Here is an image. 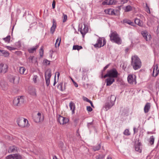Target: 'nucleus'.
<instances>
[{"label": "nucleus", "instance_id": "nucleus-55", "mask_svg": "<svg viewBox=\"0 0 159 159\" xmlns=\"http://www.w3.org/2000/svg\"><path fill=\"white\" fill-rule=\"evenodd\" d=\"M146 9L147 10V11L148 13H150V11L149 8V7L148 6L147 4V3H146Z\"/></svg>", "mask_w": 159, "mask_h": 159}, {"label": "nucleus", "instance_id": "nucleus-14", "mask_svg": "<svg viewBox=\"0 0 159 159\" xmlns=\"http://www.w3.org/2000/svg\"><path fill=\"white\" fill-rule=\"evenodd\" d=\"M0 86L1 89L4 90H6L8 87L7 82L3 80L0 81Z\"/></svg>", "mask_w": 159, "mask_h": 159}, {"label": "nucleus", "instance_id": "nucleus-9", "mask_svg": "<svg viewBox=\"0 0 159 159\" xmlns=\"http://www.w3.org/2000/svg\"><path fill=\"white\" fill-rule=\"evenodd\" d=\"M141 34L144 39L147 41H149L151 39L150 34L146 31H142Z\"/></svg>", "mask_w": 159, "mask_h": 159}, {"label": "nucleus", "instance_id": "nucleus-62", "mask_svg": "<svg viewBox=\"0 0 159 159\" xmlns=\"http://www.w3.org/2000/svg\"><path fill=\"white\" fill-rule=\"evenodd\" d=\"M74 84L75 87H78V85L75 82H74Z\"/></svg>", "mask_w": 159, "mask_h": 159}, {"label": "nucleus", "instance_id": "nucleus-29", "mask_svg": "<svg viewBox=\"0 0 159 159\" xmlns=\"http://www.w3.org/2000/svg\"><path fill=\"white\" fill-rule=\"evenodd\" d=\"M61 38L60 37H58L57 39L56 40V42L55 43V46L56 48L59 47L61 43Z\"/></svg>", "mask_w": 159, "mask_h": 159}, {"label": "nucleus", "instance_id": "nucleus-33", "mask_svg": "<svg viewBox=\"0 0 159 159\" xmlns=\"http://www.w3.org/2000/svg\"><path fill=\"white\" fill-rule=\"evenodd\" d=\"M13 104L15 106H19V101H18V98H15L13 100Z\"/></svg>", "mask_w": 159, "mask_h": 159}, {"label": "nucleus", "instance_id": "nucleus-39", "mask_svg": "<svg viewBox=\"0 0 159 159\" xmlns=\"http://www.w3.org/2000/svg\"><path fill=\"white\" fill-rule=\"evenodd\" d=\"M100 148L101 145L100 144H99L96 146H93V149L94 151H95L98 150L100 149Z\"/></svg>", "mask_w": 159, "mask_h": 159}, {"label": "nucleus", "instance_id": "nucleus-18", "mask_svg": "<svg viewBox=\"0 0 159 159\" xmlns=\"http://www.w3.org/2000/svg\"><path fill=\"white\" fill-rule=\"evenodd\" d=\"M116 99V97L115 95H111L108 98V102H109L111 103H113L114 105Z\"/></svg>", "mask_w": 159, "mask_h": 159}, {"label": "nucleus", "instance_id": "nucleus-35", "mask_svg": "<svg viewBox=\"0 0 159 159\" xmlns=\"http://www.w3.org/2000/svg\"><path fill=\"white\" fill-rule=\"evenodd\" d=\"M19 70L20 74H23L25 70V69L24 67H20L19 68Z\"/></svg>", "mask_w": 159, "mask_h": 159}, {"label": "nucleus", "instance_id": "nucleus-28", "mask_svg": "<svg viewBox=\"0 0 159 159\" xmlns=\"http://www.w3.org/2000/svg\"><path fill=\"white\" fill-rule=\"evenodd\" d=\"M29 93L32 96L34 97L36 96L35 90L34 88L30 89L29 91Z\"/></svg>", "mask_w": 159, "mask_h": 159}, {"label": "nucleus", "instance_id": "nucleus-6", "mask_svg": "<svg viewBox=\"0 0 159 159\" xmlns=\"http://www.w3.org/2000/svg\"><path fill=\"white\" fill-rule=\"evenodd\" d=\"M33 120L35 122L39 123L42 122L44 120V116L43 114L39 112L37 115L33 117Z\"/></svg>", "mask_w": 159, "mask_h": 159}, {"label": "nucleus", "instance_id": "nucleus-48", "mask_svg": "<svg viewBox=\"0 0 159 159\" xmlns=\"http://www.w3.org/2000/svg\"><path fill=\"white\" fill-rule=\"evenodd\" d=\"M6 159H14L13 154H11L6 157Z\"/></svg>", "mask_w": 159, "mask_h": 159}, {"label": "nucleus", "instance_id": "nucleus-43", "mask_svg": "<svg viewBox=\"0 0 159 159\" xmlns=\"http://www.w3.org/2000/svg\"><path fill=\"white\" fill-rule=\"evenodd\" d=\"M39 54L41 57H42L43 55V48L42 47L40 49L39 52Z\"/></svg>", "mask_w": 159, "mask_h": 159}, {"label": "nucleus", "instance_id": "nucleus-63", "mask_svg": "<svg viewBox=\"0 0 159 159\" xmlns=\"http://www.w3.org/2000/svg\"><path fill=\"white\" fill-rule=\"evenodd\" d=\"M56 83V75H55V76L54 81V84H53V85L54 86Z\"/></svg>", "mask_w": 159, "mask_h": 159}, {"label": "nucleus", "instance_id": "nucleus-47", "mask_svg": "<svg viewBox=\"0 0 159 159\" xmlns=\"http://www.w3.org/2000/svg\"><path fill=\"white\" fill-rule=\"evenodd\" d=\"M6 48L9 50L11 51V50H14L16 49V48L12 47L9 46H6Z\"/></svg>", "mask_w": 159, "mask_h": 159}, {"label": "nucleus", "instance_id": "nucleus-21", "mask_svg": "<svg viewBox=\"0 0 159 159\" xmlns=\"http://www.w3.org/2000/svg\"><path fill=\"white\" fill-rule=\"evenodd\" d=\"M134 8V7L132 6L128 5L123 7V10L125 12H127L132 11Z\"/></svg>", "mask_w": 159, "mask_h": 159}, {"label": "nucleus", "instance_id": "nucleus-12", "mask_svg": "<svg viewBox=\"0 0 159 159\" xmlns=\"http://www.w3.org/2000/svg\"><path fill=\"white\" fill-rule=\"evenodd\" d=\"M58 121L61 125H64L67 123L69 121L68 119L60 116L57 119Z\"/></svg>", "mask_w": 159, "mask_h": 159}, {"label": "nucleus", "instance_id": "nucleus-58", "mask_svg": "<svg viewBox=\"0 0 159 159\" xmlns=\"http://www.w3.org/2000/svg\"><path fill=\"white\" fill-rule=\"evenodd\" d=\"M52 8L53 9L55 7V2L54 1H53L52 3Z\"/></svg>", "mask_w": 159, "mask_h": 159}, {"label": "nucleus", "instance_id": "nucleus-44", "mask_svg": "<svg viewBox=\"0 0 159 159\" xmlns=\"http://www.w3.org/2000/svg\"><path fill=\"white\" fill-rule=\"evenodd\" d=\"M124 134L126 135H129L130 134L129 130L128 129H125L124 132Z\"/></svg>", "mask_w": 159, "mask_h": 159}, {"label": "nucleus", "instance_id": "nucleus-37", "mask_svg": "<svg viewBox=\"0 0 159 159\" xmlns=\"http://www.w3.org/2000/svg\"><path fill=\"white\" fill-rule=\"evenodd\" d=\"M63 83H60L57 86V88L59 89L61 91H62L65 89L64 87L63 88L62 87Z\"/></svg>", "mask_w": 159, "mask_h": 159}, {"label": "nucleus", "instance_id": "nucleus-57", "mask_svg": "<svg viewBox=\"0 0 159 159\" xmlns=\"http://www.w3.org/2000/svg\"><path fill=\"white\" fill-rule=\"evenodd\" d=\"M157 35L159 36V25L157 27Z\"/></svg>", "mask_w": 159, "mask_h": 159}, {"label": "nucleus", "instance_id": "nucleus-25", "mask_svg": "<svg viewBox=\"0 0 159 159\" xmlns=\"http://www.w3.org/2000/svg\"><path fill=\"white\" fill-rule=\"evenodd\" d=\"M121 22L123 24H128L129 25H131V26L134 25V23L133 22L131 21L130 20L128 19H124L123 20V21H121Z\"/></svg>", "mask_w": 159, "mask_h": 159}, {"label": "nucleus", "instance_id": "nucleus-23", "mask_svg": "<svg viewBox=\"0 0 159 159\" xmlns=\"http://www.w3.org/2000/svg\"><path fill=\"white\" fill-rule=\"evenodd\" d=\"M150 108V104L149 103H147L145 105L144 108V112L146 113H148Z\"/></svg>", "mask_w": 159, "mask_h": 159}, {"label": "nucleus", "instance_id": "nucleus-17", "mask_svg": "<svg viewBox=\"0 0 159 159\" xmlns=\"http://www.w3.org/2000/svg\"><path fill=\"white\" fill-rule=\"evenodd\" d=\"M142 145L140 143H136L135 145V149L136 151L139 152H141L142 151Z\"/></svg>", "mask_w": 159, "mask_h": 159}, {"label": "nucleus", "instance_id": "nucleus-31", "mask_svg": "<svg viewBox=\"0 0 159 159\" xmlns=\"http://www.w3.org/2000/svg\"><path fill=\"white\" fill-rule=\"evenodd\" d=\"M38 45H36L35 47L30 48L28 49V51L30 53H33L38 48Z\"/></svg>", "mask_w": 159, "mask_h": 159}, {"label": "nucleus", "instance_id": "nucleus-16", "mask_svg": "<svg viewBox=\"0 0 159 159\" xmlns=\"http://www.w3.org/2000/svg\"><path fill=\"white\" fill-rule=\"evenodd\" d=\"M115 79L113 78L109 77L106 80V85L107 86H110L115 81Z\"/></svg>", "mask_w": 159, "mask_h": 159}, {"label": "nucleus", "instance_id": "nucleus-2", "mask_svg": "<svg viewBox=\"0 0 159 159\" xmlns=\"http://www.w3.org/2000/svg\"><path fill=\"white\" fill-rule=\"evenodd\" d=\"M109 36L110 40L111 42L118 44H121V39L116 32L111 31Z\"/></svg>", "mask_w": 159, "mask_h": 159}, {"label": "nucleus", "instance_id": "nucleus-45", "mask_svg": "<svg viewBox=\"0 0 159 159\" xmlns=\"http://www.w3.org/2000/svg\"><path fill=\"white\" fill-rule=\"evenodd\" d=\"M67 19V16L66 15L63 14V22H65Z\"/></svg>", "mask_w": 159, "mask_h": 159}, {"label": "nucleus", "instance_id": "nucleus-7", "mask_svg": "<svg viewBox=\"0 0 159 159\" xmlns=\"http://www.w3.org/2000/svg\"><path fill=\"white\" fill-rule=\"evenodd\" d=\"M136 79V76L134 75H129L127 77L128 83L131 84H136L137 82Z\"/></svg>", "mask_w": 159, "mask_h": 159}, {"label": "nucleus", "instance_id": "nucleus-36", "mask_svg": "<svg viewBox=\"0 0 159 159\" xmlns=\"http://www.w3.org/2000/svg\"><path fill=\"white\" fill-rule=\"evenodd\" d=\"M82 48V47L81 46L77 45H74L73 47V49L75 50H79Z\"/></svg>", "mask_w": 159, "mask_h": 159}, {"label": "nucleus", "instance_id": "nucleus-5", "mask_svg": "<svg viewBox=\"0 0 159 159\" xmlns=\"http://www.w3.org/2000/svg\"><path fill=\"white\" fill-rule=\"evenodd\" d=\"M106 43V40L104 38L99 37L97 40V43L94 46L95 48H100L104 46Z\"/></svg>", "mask_w": 159, "mask_h": 159}, {"label": "nucleus", "instance_id": "nucleus-52", "mask_svg": "<svg viewBox=\"0 0 159 159\" xmlns=\"http://www.w3.org/2000/svg\"><path fill=\"white\" fill-rule=\"evenodd\" d=\"M83 100L85 101L86 102H90V100H89V99H88L86 97H83Z\"/></svg>", "mask_w": 159, "mask_h": 159}, {"label": "nucleus", "instance_id": "nucleus-64", "mask_svg": "<svg viewBox=\"0 0 159 159\" xmlns=\"http://www.w3.org/2000/svg\"><path fill=\"white\" fill-rule=\"evenodd\" d=\"M89 103H90L91 105V106L93 107H94V106H93V103L91 101H90V102H89Z\"/></svg>", "mask_w": 159, "mask_h": 159}, {"label": "nucleus", "instance_id": "nucleus-38", "mask_svg": "<svg viewBox=\"0 0 159 159\" xmlns=\"http://www.w3.org/2000/svg\"><path fill=\"white\" fill-rule=\"evenodd\" d=\"M11 37L10 35H8L7 37L3 38L2 39L6 42L9 43L10 42Z\"/></svg>", "mask_w": 159, "mask_h": 159}, {"label": "nucleus", "instance_id": "nucleus-42", "mask_svg": "<svg viewBox=\"0 0 159 159\" xmlns=\"http://www.w3.org/2000/svg\"><path fill=\"white\" fill-rule=\"evenodd\" d=\"M104 157V156L102 155H100L96 156V159H102Z\"/></svg>", "mask_w": 159, "mask_h": 159}, {"label": "nucleus", "instance_id": "nucleus-54", "mask_svg": "<svg viewBox=\"0 0 159 159\" xmlns=\"http://www.w3.org/2000/svg\"><path fill=\"white\" fill-rule=\"evenodd\" d=\"M34 58V56H31L29 58V61L30 62H33V59Z\"/></svg>", "mask_w": 159, "mask_h": 159}, {"label": "nucleus", "instance_id": "nucleus-27", "mask_svg": "<svg viewBox=\"0 0 159 159\" xmlns=\"http://www.w3.org/2000/svg\"><path fill=\"white\" fill-rule=\"evenodd\" d=\"M69 106L70 110H71L72 113H74V111L75 109V106L74 103L72 102H71L69 104Z\"/></svg>", "mask_w": 159, "mask_h": 159}, {"label": "nucleus", "instance_id": "nucleus-26", "mask_svg": "<svg viewBox=\"0 0 159 159\" xmlns=\"http://www.w3.org/2000/svg\"><path fill=\"white\" fill-rule=\"evenodd\" d=\"M17 148L15 146H13L10 147L9 152H17Z\"/></svg>", "mask_w": 159, "mask_h": 159}, {"label": "nucleus", "instance_id": "nucleus-22", "mask_svg": "<svg viewBox=\"0 0 159 159\" xmlns=\"http://www.w3.org/2000/svg\"><path fill=\"white\" fill-rule=\"evenodd\" d=\"M134 22L136 24L138 25L139 26L142 27L143 25V23L142 21L140 20L137 18H136L134 19Z\"/></svg>", "mask_w": 159, "mask_h": 159}, {"label": "nucleus", "instance_id": "nucleus-61", "mask_svg": "<svg viewBox=\"0 0 159 159\" xmlns=\"http://www.w3.org/2000/svg\"><path fill=\"white\" fill-rule=\"evenodd\" d=\"M102 4L103 5H108V2L105 1L102 2Z\"/></svg>", "mask_w": 159, "mask_h": 159}, {"label": "nucleus", "instance_id": "nucleus-32", "mask_svg": "<svg viewBox=\"0 0 159 159\" xmlns=\"http://www.w3.org/2000/svg\"><path fill=\"white\" fill-rule=\"evenodd\" d=\"M19 101V106L21 104H23L24 102V97L21 96L20 97H17Z\"/></svg>", "mask_w": 159, "mask_h": 159}, {"label": "nucleus", "instance_id": "nucleus-34", "mask_svg": "<svg viewBox=\"0 0 159 159\" xmlns=\"http://www.w3.org/2000/svg\"><path fill=\"white\" fill-rule=\"evenodd\" d=\"M14 159H21L22 157L18 154H13Z\"/></svg>", "mask_w": 159, "mask_h": 159}, {"label": "nucleus", "instance_id": "nucleus-51", "mask_svg": "<svg viewBox=\"0 0 159 159\" xmlns=\"http://www.w3.org/2000/svg\"><path fill=\"white\" fill-rule=\"evenodd\" d=\"M114 0H107L108 5H111L113 4Z\"/></svg>", "mask_w": 159, "mask_h": 159}, {"label": "nucleus", "instance_id": "nucleus-3", "mask_svg": "<svg viewBox=\"0 0 159 159\" xmlns=\"http://www.w3.org/2000/svg\"><path fill=\"white\" fill-rule=\"evenodd\" d=\"M16 122L18 125L21 128L26 126L28 127L30 126L28 120L22 117L18 118L17 119Z\"/></svg>", "mask_w": 159, "mask_h": 159}, {"label": "nucleus", "instance_id": "nucleus-41", "mask_svg": "<svg viewBox=\"0 0 159 159\" xmlns=\"http://www.w3.org/2000/svg\"><path fill=\"white\" fill-rule=\"evenodd\" d=\"M50 78L47 77H45L46 83L47 85L48 86L50 84Z\"/></svg>", "mask_w": 159, "mask_h": 159}, {"label": "nucleus", "instance_id": "nucleus-30", "mask_svg": "<svg viewBox=\"0 0 159 159\" xmlns=\"http://www.w3.org/2000/svg\"><path fill=\"white\" fill-rule=\"evenodd\" d=\"M2 55L5 57H8L9 56L10 53L7 51L2 50Z\"/></svg>", "mask_w": 159, "mask_h": 159}, {"label": "nucleus", "instance_id": "nucleus-15", "mask_svg": "<svg viewBox=\"0 0 159 159\" xmlns=\"http://www.w3.org/2000/svg\"><path fill=\"white\" fill-rule=\"evenodd\" d=\"M114 105L113 103H111L109 102H107L105 104V105L103 107V109L105 111H107L110 109Z\"/></svg>", "mask_w": 159, "mask_h": 159}, {"label": "nucleus", "instance_id": "nucleus-49", "mask_svg": "<svg viewBox=\"0 0 159 159\" xmlns=\"http://www.w3.org/2000/svg\"><path fill=\"white\" fill-rule=\"evenodd\" d=\"M43 62L46 64V65H49L50 64V61L47 59L44 60Z\"/></svg>", "mask_w": 159, "mask_h": 159}, {"label": "nucleus", "instance_id": "nucleus-13", "mask_svg": "<svg viewBox=\"0 0 159 159\" xmlns=\"http://www.w3.org/2000/svg\"><path fill=\"white\" fill-rule=\"evenodd\" d=\"M159 73V67H158V64H156L153 68V72L152 74V76L156 77Z\"/></svg>", "mask_w": 159, "mask_h": 159}, {"label": "nucleus", "instance_id": "nucleus-4", "mask_svg": "<svg viewBox=\"0 0 159 159\" xmlns=\"http://www.w3.org/2000/svg\"><path fill=\"white\" fill-rule=\"evenodd\" d=\"M118 73L116 70L115 68H113L108 70L107 73L104 76V78L107 77H111L114 78H117L118 76Z\"/></svg>", "mask_w": 159, "mask_h": 159}, {"label": "nucleus", "instance_id": "nucleus-19", "mask_svg": "<svg viewBox=\"0 0 159 159\" xmlns=\"http://www.w3.org/2000/svg\"><path fill=\"white\" fill-rule=\"evenodd\" d=\"M88 31V28L86 26L84 25V27L83 30L80 29V31L82 34L83 37H84L85 34Z\"/></svg>", "mask_w": 159, "mask_h": 159}, {"label": "nucleus", "instance_id": "nucleus-56", "mask_svg": "<svg viewBox=\"0 0 159 159\" xmlns=\"http://www.w3.org/2000/svg\"><path fill=\"white\" fill-rule=\"evenodd\" d=\"M120 1L122 3L124 4L128 2V0H120Z\"/></svg>", "mask_w": 159, "mask_h": 159}, {"label": "nucleus", "instance_id": "nucleus-11", "mask_svg": "<svg viewBox=\"0 0 159 159\" xmlns=\"http://www.w3.org/2000/svg\"><path fill=\"white\" fill-rule=\"evenodd\" d=\"M105 12L110 15H117V13L118 12L117 10H114L112 8L104 10Z\"/></svg>", "mask_w": 159, "mask_h": 159}, {"label": "nucleus", "instance_id": "nucleus-53", "mask_svg": "<svg viewBox=\"0 0 159 159\" xmlns=\"http://www.w3.org/2000/svg\"><path fill=\"white\" fill-rule=\"evenodd\" d=\"M87 110L88 111L90 112L92 111V109L90 106H87Z\"/></svg>", "mask_w": 159, "mask_h": 159}, {"label": "nucleus", "instance_id": "nucleus-46", "mask_svg": "<svg viewBox=\"0 0 159 159\" xmlns=\"http://www.w3.org/2000/svg\"><path fill=\"white\" fill-rule=\"evenodd\" d=\"M38 76L37 75H35L33 78V81L35 83H36L37 81V79Z\"/></svg>", "mask_w": 159, "mask_h": 159}, {"label": "nucleus", "instance_id": "nucleus-24", "mask_svg": "<svg viewBox=\"0 0 159 159\" xmlns=\"http://www.w3.org/2000/svg\"><path fill=\"white\" fill-rule=\"evenodd\" d=\"M52 75V71L50 69H48L46 71L45 75V77L50 78Z\"/></svg>", "mask_w": 159, "mask_h": 159}, {"label": "nucleus", "instance_id": "nucleus-40", "mask_svg": "<svg viewBox=\"0 0 159 159\" xmlns=\"http://www.w3.org/2000/svg\"><path fill=\"white\" fill-rule=\"evenodd\" d=\"M154 138L153 136L150 137L149 139V142L151 144H153L154 143Z\"/></svg>", "mask_w": 159, "mask_h": 159}, {"label": "nucleus", "instance_id": "nucleus-8", "mask_svg": "<svg viewBox=\"0 0 159 159\" xmlns=\"http://www.w3.org/2000/svg\"><path fill=\"white\" fill-rule=\"evenodd\" d=\"M8 79L9 81L13 84H17L19 83V78L14 75H9Z\"/></svg>", "mask_w": 159, "mask_h": 159}, {"label": "nucleus", "instance_id": "nucleus-50", "mask_svg": "<svg viewBox=\"0 0 159 159\" xmlns=\"http://www.w3.org/2000/svg\"><path fill=\"white\" fill-rule=\"evenodd\" d=\"M93 126V123L92 122L89 123L87 124V126L89 128H90Z\"/></svg>", "mask_w": 159, "mask_h": 159}, {"label": "nucleus", "instance_id": "nucleus-1", "mask_svg": "<svg viewBox=\"0 0 159 159\" xmlns=\"http://www.w3.org/2000/svg\"><path fill=\"white\" fill-rule=\"evenodd\" d=\"M131 65L135 70L138 69L141 67V63L140 59L136 55L131 57Z\"/></svg>", "mask_w": 159, "mask_h": 159}, {"label": "nucleus", "instance_id": "nucleus-60", "mask_svg": "<svg viewBox=\"0 0 159 159\" xmlns=\"http://www.w3.org/2000/svg\"><path fill=\"white\" fill-rule=\"evenodd\" d=\"M133 130H134V133H135L137 132L138 131V129H137L135 127L134 128Z\"/></svg>", "mask_w": 159, "mask_h": 159}, {"label": "nucleus", "instance_id": "nucleus-59", "mask_svg": "<svg viewBox=\"0 0 159 159\" xmlns=\"http://www.w3.org/2000/svg\"><path fill=\"white\" fill-rule=\"evenodd\" d=\"M109 66V64H108L107 66H106L105 67H104L103 69V71H104L107 68H108Z\"/></svg>", "mask_w": 159, "mask_h": 159}, {"label": "nucleus", "instance_id": "nucleus-10", "mask_svg": "<svg viewBox=\"0 0 159 159\" xmlns=\"http://www.w3.org/2000/svg\"><path fill=\"white\" fill-rule=\"evenodd\" d=\"M8 66L3 63H0V73H5L8 70Z\"/></svg>", "mask_w": 159, "mask_h": 159}, {"label": "nucleus", "instance_id": "nucleus-20", "mask_svg": "<svg viewBox=\"0 0 159 159\" xmlns=\"http://www.w3.org/2000/svg\"><path fill=\"white\" fill-rule=\"evenodd\" d=\"M52 23V25L51 27L50 30V32L52 34H53L55 31V30L57 24L56 21L54 20H53Z\"/></svg>", "mask_w": 159, "mask_h": 159}]
</instances>
